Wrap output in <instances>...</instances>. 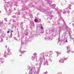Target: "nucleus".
Instances as JSON below:
<instances>
[{
	"instance_id": "f257e3e1",
	"label": "nucleus",
	"mask_w": 74,
	"mask_h": 74,
	"mask_svg": "<svg viewBox=\"0 0 74 74\" xmlns=\"http://www.w3.org/2000/svg\"><path fill=\"white\" fill-rule=\"evenodd\" d=\"M35 22H38V19H37L35 18L34 20Z\"/></svg>"
},
{
	"instance_id": "f03ea898",
	"label": "nucleus",
	"mask_w": 74,
	"mask_h": 74,
	"mask_svg": "<svg viewBox=\"0 0 74 74\" xmlns=\"http://www.w3.org/2000/svg\"><path fill=\"white\" fill-rule=\"evenodd\" d=\"M63 62H64V61H63L62 60H61L60 61V62H61V63H63Z\"/></svg>"
},
{
	"instance_id": "7ed1b4c3",
	"label": "nucleus",
	"mask_w": 74,
	"mask_h": 74,
	"mask_svg": "<svg viewBox=\"0 0 74 74\" xmlns=\"http://www.w3.org/2000/svg\"><path fill=\"white\" fill-rule=\"evenodd\" d=\"M41 29L42 30L43 29V27H42V26H41Z\"/></svg>"
},
{
	"instance_id": "20e7f679",
	"label": "nucleus",
	"mask_w": 74,
	"mask_h": 74,
	"mask_svg": "<svg viewBox=\"0 0 74 74\" xmlns=\"http://www.w3.org/2000/svg\"><path fill=\"white\" fill-rule=\"evenodd\" d=\"M12 32H13V31L12 30L11 32V33H12Z\"/></svg>"
},
{
	"instance_id": "39448f33",
	"label": "nucleus",
	"mask_w": 74,
	"mask_h": 74,
	"mask_svg": "<svg viewBox=\"0 0 74 74\" xmlns=\"http://www.w3.org/2000/svg\"><path fill=\"white\" fill-rule=\"evenodd\" d=\"M10 33V32L8 31V32H7V33Z\"/></svg>"
},
{
	"instance_id": "423d86ee",
	"label": "nucleus",
	"mask_w": 74,
	"mask_h": 74,
	"mask_svg": "<svg viewBox=\"0 0 74 74\" xmlns=\"http://www.w3.org/2000/svg\"><path fill=\"white\" fill-rule=\"evenodd\" d=\"M66 42H67V39H66Z\"/></svg>"
},
{
	"instance_id": "0eeeda50",
	"label": "nucleus",
	"mask_w": 74,
	"mask_h": 74,
	"mask_svg": "<svg viewBox=\"0 0 74 74\" xmlns=\"http://www.w3.org/2000/svg\"><path fill=\"white\" fill-rule=\"evenodd\" d=\"M9 31H10V30H11V29H9Z\"/></svg>"
},
{
	"instance_id": "6e6552de",
	"label": "nucleus",
	"mask_w": 74,
	"mask_h": 74,
	"mask_svg": "<svg viewBox=\"0 0 74 74\" xmlns=\"http://www.w3.org/2000/svg\"><path fill=\"white\" fill-rule=\"evenodd\" d=\"M12 34H11V36H12Z\"/></svg>"
},
{
	"instance_id": "1a4fd4ad",
	"label": "nucleus",
	"mask_w": 74,
	"mask_h": 74,
	"mask_svg": "<svg viewBox=\"0 0 74 74\" xmlns=\"http://www.w3.org/2000/svg\"><path fill=\"white\" fill-rule=\"evenodd\" d=\"M60 74V73H58V74Z\"/></svg>"
},
{
	"instance_id": "9d476101",
	"label": "nucleus",
	"mask_w": 74,
	"mask_h": 74,
	"mask_svg": "<svg viewBox=\"0 0 74 74\" xmlns=\"http://www.w3.org/2000/svg\"><path fill=\"white\" fill-rule=\"evenodd\" d=\"M31 71H32V69H31Z\"/></svg>"
}]
</instances>
